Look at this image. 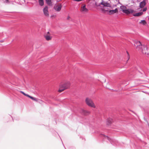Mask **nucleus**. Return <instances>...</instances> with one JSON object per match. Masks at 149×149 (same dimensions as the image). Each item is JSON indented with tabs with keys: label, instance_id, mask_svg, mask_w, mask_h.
<instances>
[{
	"label": "nucleus",
	"instance_id": "obj_3",
	"mask_svg": "<svg viewBox=\"0 0 149 149\" xmlns=\"http://www.w3.org/2000/svg\"><path fill=\"white\" fill-rule=\"evenodd\" d=\"M85 102L86 104L88 106L94 108H96L95 104L91 99L88 97H86L85 99Z\"/></svg>",
	"mask_w": 149,
	"mask_h": 149
},
{
	"label": "nucleus",
	"instance_id": "obj_5",
	"mask_svg": "<svg viewBox=\"0 0 149 149\" xmlns=\"http://www.w3.org/2000/svg\"><path fill=\"white\" fill-rule=\"evenodd\" d=\"M102 11L104 12L108 11L109 13V15H112L118 12V9L116 8L114 10H108L106 8H102Z\"/></svg>",
	"mask_w": 149,
	"mask_h": 149
},
{
	"label": "nucleus",
	"instance_id": "obj_11",
	"mask_svg": "<svg viewBox=\"0 0 149 149\" xmlns=\"http://www.w3.org/2000/svg\"><path fill=\"white\" fill-rule=\"evenodd\" d=\"M100 4L103 5L105 7H111V6L110 5V4L104 1H102L100 3Z\"/></svg>",
	"mask_w": 149,
	"mask_h": 149
},
{
	"label": "nucleus",
	"instance_id": "obj_6",
	"mask_svg": "<svg viewBox=\"0 0 149 149\" xmlns=\"http://www.w3.org/2000/svg\"><path fill=\"white\" fill-rule=\"evenodd\" d=\"M20 93H21L23 94L25 96H26V97H27L30 98V99H31L32 100H33V101H35L36 102H40V101H42L40 100H39V99H37V98H36L34 97H32L31 96H30L29 95L25 93L23 91H20Z\"/></svg>",
	"mask_w": 149,
	"mask_h": 149
},
{
	"label": "nucleus",
	"instance_id": "obj_20",
	"mask_svg": "<svg viewBox=\"0 0 149 149\" xmlns=\"http://www.w3.org/2000/svg\"><path fill=\"white\" fill-rule=\"evenodd\" d=\"M147 10V8H144L143 9V12H145V11H146Z\"/></svg>",
	"mask_w": 149,
	"mask_h": 149
},
{
	"label": "nucleus",
	"instance_id": "obj_4",
	"mask_svg": "<svg viewBox=\"0 0 149 149\" xmlns=\"http://www.w3.org/2000/svg\"><path fill=\"white\" fill-rule=\"evenodd\" d=\"M120 8L123 12L127 15L132 13L134 12V10L131 9H127V7L125 6H121Z\"/></svg>",
	"mask_w": 149,
	"mask_h": 149
},
{
	"label": "nucleus",
	"instance_id": "obj_17",
	"mask_svg": "<svg viewBox=\"0 0 149 149\" xmlns=\"http://www.w3.org/2000/svg\"><path fill=\"white\" fill-rule=\"evenodd\" d=\"M52 0H46V2L49 5H52Z\"/></svg>",
	"mask_w": 149,
	"mask_h": 149
},
{
	"label": "nucleus",
	"instance_id": "obj_8",
	"mask_svg": "<svg viewBox=\"0 0 149 149\" xmlns=\"http://www.w3.org/2000/svg\"><path fill=\"white\" fill-rule=\"evenodd\" d=\"M62 6L61 4H55L54 8V10L57 12H59L61 10Z\"/></svg>",
	"mask_w": 149,
	"mask_h": 149
},
{
	"label": "nucleus",
	"instance_id": "obj_19",
	"mask_svg": "<svg viewBox=\"0 0 149 149\" xmlns=\"http://www.w3.org/2000/svg\"><path fill=\"white\" fill-rule=\"evenodd\" d=\"M70 18V17L69 16H68L67 17V19L68 20H69Z\"/></svg>",
	"mask_w": 149,
	"mask_h": 149
},
{
	"label": "nucleus",
	"instance_id": "obj_2",
	"mask_svg": "<svg viewBox=\"0 0 149 149\" xmlns=\"http://www.w3.org/2000/svg\"><path fill=\"white\" fill-rule=\"evenodd\" d=\"M70 85L71 83L69 81H67L61 83L59 85L58 91L61 93L67 89H69L70 88Z\"/></svg>",
	"mask_w": 149,
	"mask_h": 149
},
{
	"label": "nucleus",
	"instance_id": "obj_13",
	"mask_svg": "<svg viewBox=\"0 0 149 149\" xmlns=\"http://www.w3.org/2000/svg\"><path fill=\"white\" fill-rule=\"evenodd\" d=\"M84 115L87 116L90 113V112L85 110H82L81 112Z\"/></svg>",
	"mask_w": 149,
	"mask_h": 149
},
{
	"label": "nucleus",
	"instance_id": "obj_18",
	"mask_svg": "<svg viewBox=\"0 0 149 149\" xmlns=\"http://www.w3.org/2000/svg\"><path fill=\"white\" fill-rule=\"evenodd\" d=\"M140 23L143 25H145L146 24V22L145 20H142L141 21V22H140Z\"/></svg>",
	"mask_w": 149,
	"mask_h": 149
},
{
	"label": "nucleus",
	"instance_id": "obj_10",
	"mask_svg": "<svg viewBox=\"0 0 149 149\" xmlns=\"http://www.w3.org/2000/svg\"><path fill=\"white\" fill-rule=\"evenodd\" d=\"M48 8L47 6H45L43 9V12L44 15L47 16L48 17L49 16V14L48 11Z\"/></svg>",
	"mask_w": 149,
	"mask_h": 149
},
{
	"label": "nucleus",
	"instance_id": "obj_12",
	"mask_svg": "<svg viewBox=\"0 0 149 149\" xmlns=\"http://www.w3.org/2000/svg\"><path fill=\"white\" fill-rule=\"evenodd\" d=\"M113 122V120L111 118H109L107 120V124L108 125H110Z\"/></svg>",
	"mask_w": 149,
	"mask_h": 149
},
{
	"label": "nucleus",
	"instance_id": "obj_9",
	"mask_svg": "<svg viewBox=\"0 0 149 149\" xmlns=\"http://www.w3.org/2000/svg\"><path fill=\"white\" fill-rule=\"evenodd\" d=\"M80 11L83 13H85L88 12V10L86 8V6L84 5L81 7Z\"/></svg>",
	"mask_w": 149,
	"mask_h": 149
},
{
	"label": "nucleus",
	"instance_id": "obj_15",
	"mask_svg": "<svg viewBox=\"0 0 149 149\" xmlns=\"http://www.w3.org/2000/svg\"><path fill=\"white\" fill-rule=\"evenodd\" d=\"M143 14L142 12H139L136 13L133 15L135 17H139L142 15Z\"/></svg>",
	"mask_w": 149,
	"mask_h": 149
},
{
	"label": "nucleus",
	"instance_id": "obj_14",
	"mask_svg": "<svg viewBox=\"0 0 149 149\" xmlns=\"http://www.w3.org/2000/svg\"><path fill=\"white\" fill-rule=\"evenodd\" d=\"M146 4V0L141 2L140 3L139 6L140 8H143Z\"/></svg>",
	"mask_w": 149,
	"mask_h": 149
},
{
	"label": "nucleus",
	"instance_id": "obj_21",
	"mask_svg": "<svg viewBox=\"0 0 149 149\" xmlns=\"http://www.w3.org/2000/svg\"><path fill=\"white\" fill-rule=\"evenodd\" d=\"M127 55H128V59L127 60V61H128L129 59L130 58V56H129V53H128V52L127 51Z\"/></svg>",
	"mask_w": 149,
	"mask_h": 149
},
{
	"label": "nucleus",
	"instance_id": "obj_1",
	"mask_svg": "<svg viewBox=\"0 0 149 149\" xmlns=\"http://www.w3.org/2000/svg\"><path fill=\"white\" fill-rule=\"evenodd\" d=\"M134 45L137 50L141 52L143 54L148 55L149 54L147 47L142 45L140 41H135Z\"/></svg>",
	"mask_w": 149,
	"mask_h": 149
},
{
	"label": "nucleus",
	"instance_id": "obj_22",
	"mask_svg": "<svg viewBox=\"0 0 149 149\" xmlns=\"http://www.w3.org/2000/svg\"><path fill=\"white\" fill-rule=\"evenodd\" d=\"M7 1H8V0H6Z\"/></svg>",
	"mask_w": 149,
	"mask_h": 149
},
{
	"label": "nucleus",
	"instance_id": "obj_7",
	"mask_svg": "<svg viewBox=\"0 0 149 149\" xmlns=\"http://www.w3.org/2000/svg\"><path fill=\"white\" fill-rule=\"evenodd\" d=\"M44 37L47 41L50 40L52 39V36L49 32H48L44 35Z\"/></svg>",
	"mask_w": 149,
	"mask_h": 149
},
{
	"label": "nucleus",
	"instance_id": "obj_16",
	"mask_svg": "<svg viewBox=\"0 0 149 149\" xmlns=\"http://www.w3.org/2000/svg\"><path fill=\"white\" fill-rule=\"evenodd\" d=\"M39 3L40 6H42L44 5V1L43 0H39Z\"/></svg>",
	"mask_w": 149,
	"mask_h": 149
}]
</instances>
